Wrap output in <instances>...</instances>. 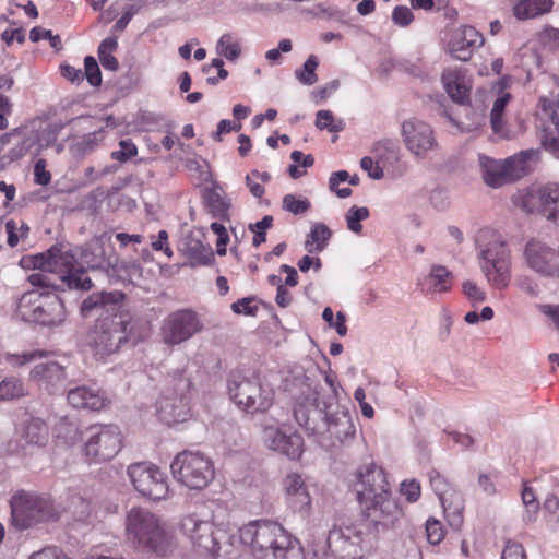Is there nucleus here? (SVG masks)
<instances>
[{
	"mask_svg": "<svg viewBox=\"0 0 559 559\" xmlns=\"http://www.w3.org/2000/svg\"><path fill=\"white\" fill-rule=\"evenodd\" d=\"M307 405L299 404L295 407L294 416L298 425L322 448L340 447L355 438L353 416L335 401L333 394L320 399V392L314 390L307 397Z\"/></svg>",
	"mask_w": 559,
	"mask_h": 559,
	"instance_id": "obj_1",
	"label": "nucleus"
},
{
	"mask_svg": "<svg viewBox=\"0 0 559 559\" xmlns=\"http://www.w3.org/2000/svg\"><path fill=\"white\" fill-rule=\"evenodd\" d=\"M33 267L38 270L28 276L32 286L52 290H90L92 278L86 270L76 267V257L69 243H56L46 252L32 258Z\"/></svg>",
	"mask_w": 559,
	"mask_h": 559,
	"instance_id": "obj_2",
	"label": "nucleus"
},
{
	"mask_svg": "<svg viewBox=\"0 0 559 559\" xmlns=\"http://www.w3.org/2000/svg\"><path fill=\"white\" fill-rule=\"evenodd\" d=\"M364 516L379 533L392 527L402 515L397 502L391 498L384 471L373 463L357 469L353 484Z\"/></svg>",
	"mask_w": 559,
	"mask_h": 559,
	"instance_id": "obj_3",
	"label": "nucleus"
},
{
	"mask_svg": "<svg viewBox=\"0 0 559 559\" xmlns=\"http://www.w3.org/2000/svg\"><path fill=\"white\" fill-rule=\"evenodd\" d=\"M239 539L253 559H305L300 543L276 522L252 521L239 530Z\"/></svg>",
	"mask_w": 559,
	"mask_h": 559,
	"instance_id": "obj_4",
	"label": "nucleus"
},
{
	"mask_svg": "<svg viewBox=\"0 0 559 559\" xmlns=\"http://www.w3.org/2000/svg\"><path fill=\"white\" fill-rule=\"evenodd\" d=\"M128 540L139 551L166 557L176 548L174 533L163 520L152 511L133 507L126 516Z\"/></svg>",
	"mask_w": 559,
	"mask_h": 559,
	"instance_id": "obj_5",
	"label": "nucleus"
},
{
	"mask_svg": "<svg viewBox=\"0 0 559 559\" xmlns=\"http://www.w3.org/2000/svg\"><path fill=\"white\" fill-rule=\"evenodd\" d=\"M479 267L488 284L498 290L506 289L511 282V255L504 241L492 229L484 228L475 238Z\"/></svg>",
	"mask_w": 559,
	"mask_h": 559,
	"instance_id": "obj_6",
	"label": "nucleus"
},
{
	"mask_svg": "<svg viewBox=\"0 0 559 559\" xmlns=\"http://www.w3.org/2000/svg\"><path fill=\"white\" fill-rule=\"evenodd\" d=\"M181 530L200 556L216 559L231 552V536L211 521L188 515L181 522Z\"/></svg>",
	"mask_w": 559,
	"mask_h": 559,
	"instance_id": "obj_7",
	"label": "nucleus"
},
{
	"mask_svg": "<svg viewBox=\"0 0 559 559\" xmlns=\"http://www.w3.org/2000/svg\"><path fill=\"white\" fill-rule=\"evenodd\" d=\"M132 316L118 310L96 320L91 333V346L95 356L104 358L117 353L132 333Z\"/></svg>",
	"mask_w": 559,
	"mask_h": 559,
	"instance_id": "obj_8",
	"label": "nucleus"
},
{
	"mask_svg": "<svg viewBox=\"0 0 559 559\" xmlns=\"http://www.w3.org/2000/svg\"><path fill=\"white\" fill-rule=\"evenodd\" d=\"M16 316L25 322L52 326L64 321L66 310L55 290H29L17 300Z\"/></svg>",
	"mask_w": 559,
	"mask_h": 559,
	"instance_id": "obj_9",
	"label": "nucleus"
},
{
	"mask_svg": "<svg viewBox=\"0 0 559 559\" xmlns=\"http://www.w3.org/2000/svg\"><path fill=\"white\" fill-rule=\"evenodd\" d=\"M228 392L234 403L248 413L265 412L274 400V391L255 374L231 373Z\"/></svg>",
	"mask_w": 559,
	"mask_h": 559,
	"instance_id": "obj_10",
	"label": "nucleus"
},
{
	"mask_svg": "<svg viewBox=\"0 0 559 559\" xmlns=\"http://www.w3.org/2000/svg\"><path fill=\"white\" fill-rule=\"evenodd\" d=\"M170 468L178 481L192 490L205 488L214 478L212 461L199 451L185 450L178 453Z\"/></svg>",
	"mask_w": 559,
	"mask_h": 559,
	"instance_id": "obj_11",
	"label": "nucleus"
},
{
	"mask_svg": "<svg viewBox=\"0 0 559 559\" xmlns=\"http://www.w3.org/2000/svg\"><path fill=\"white\" fill-rule=\"evenodd\" d=\"M11 508L13 524L20 530H26L38 523L58 519V511L52 501L33 493H22L13 497Z\"/></svg>",
	"mask_w": 559,
	"mask_h": 559,
	"instance_id": "obj_12",
	"label": "nucleus"
},
{
	"mask_svg": "<svg viewBox=\"0 0 559 559\" xmlns=\"http://www.w3.org/2000/svg\"><path fill=\"white\" fill-rule=\"evenodd\" d=\"M534 156L533 151H524L520 154L499 162L487 156H479V166L484 181L498 188L522 178L527 171V162Z\"/></svg>",
	"mask_w": 559,
	"mask_h": 559,
	"instance_id": "obj_13",
	"label": "nucleus"
},
{
	"mask_svg": "<svg viewBox=\"0 0 559 559\" xmlns=\"http://www.w3.org/2000/svg\"><path fill=\"white\" fill-rule=\"evenodd\" d=\"M190 384V380L181 371L175 373L173 389L163 394L156 403L160 421L170 426L188 419L190 414L188 396Z\"/></svg>",
	"mask_w": 559,
	"mask_h": 559,
	"instance_id": "obj_14",
	"label": "nucleus"
},
{
	"mask_svg": "<svg viewBox=\"0 0 559 559\" xmlns=\"http://www.w3.org/2000/svg\"><path fill=\"white\" fill-rule=\"evenodd\" d=\"M88 440L84 453L93 463L107 462L114 459L121 449V431L116 425H94L88 428Z\"/></svg>",
	"mask_w": 559,
	"mask_h": 559,
	"instance_id": "obj_15",
	"label": "nucleus"
},
{
	"mask_svg": "<svg viewBox=\"0 0 559 559\" xmlns=\"http://www.w3.org/2000/svg\"><path fill=\"white\" fill-rule=\"evenodd\" d=\"M127 473L134 489L141 496L154 501L168 497L167 476L156 465L145 462L134 463L128 467Z\"/></svg>",
	"mask_w": 559,
	"mask_h": 559,
	"instance_id": "obj_16",
	"label": "nucleus"
},
{
	"mask_svg": "<svg viewBox=\"0 0 559 559\" xmlns=\"http://www.w3.org/2000/svg\"><path fill=\"white\" fill-rule=\"evenodd\" d=\"M519 205L527 213H538L559 225V187L546 185L532 187L521 195Z\"/></svg>",
	"mask_w": 559,
	"mask_h": 559,
	"instance_id": "obj_17",
	"label": "nucleus"
},
{
	"mask_svg": "<svg viewBox=\"0 0 559 559\" xmlns=\"http://www.w3.org/2000/svg\"><path fill=\"white\" fill-rule=\"evenodd\" d=\"M202 329L203 324L194 311L179 310L164 320L160 334L166 345L175 346L190 340Z\"/></svg>",
	"mask_w": 559,
	"mask_h": 559,
	"instance_id": "obj_18",
	"label": "nucleus"
},
{
	"mask_svg": "<svg viewBox=\"0 0 559 559\" xmlns=\"http://www.w3.org/2000/svg\"><path fill=\"white\" fill-rule=\"evenodd\" d=\"M527 266L542 276L559 277V250L538 239L527 241L523 252Z\"/></svg>",
	"mask_w": 559,
	"mask_h": 559,
	"instance_id": "obj_19",
	"label": "nucleus"
},
{
	"mask_svg": "<svg viewBox=\"0 0 559 559\" xmlns=\"http://www.w3.org/2000/svg\"><path fill=\"white\" fill-rule=\"evenodd\" d=\"M261 439L269 449L298 459L302 453V438L296 432H288L285 426L263 423Z\"/></svg>",
	"mask_w": 559,
	"mask_h": 559,
	"instance_id": "obj_20",
	"label": "nucleus"
},
{
	"mask_svg": "<svg viewBox=\"0 0 559 559\" xmlns=\"http://www.w3.org/2000/svg\"><path fill=\"white\" fill-rule=\"evenodd\" d=\"M402 135L406 148L416 157H425L437 145L431 127L417 118H409L402 123Z\"/></svg>",
	"mask_w": 559,
	"mask_h": 559,
	"instance_id": "obj_21",
	"label": "nucleus"
},
{
	"mask_svg": "<svg viewBox=\"0 0 559 559\" xmlns=\"http://www.w3.org/2000/svg\"><path fill=\"white\" fill-rule=\"evenodd\" d=\"M536 117V129L540 144L559 158V107L552 110L550 103L543 98Z\"/></svg>",
	"mask_w": 559,
	"mask_h": 559,
	"instance_id": "obj_22",
	"label": "nucleus"
},
{
	"mask_svg": "<svg viewBox=\"0 0 559 559\" xmlns=\"http://www.w3.org/2000/svg\"><path fill=\"white\" fill-rule=\"evenodd\" d=\"M68 361V358H63V361L39 362L31 370L29 378L40 385H45L49 392H56L67 380L69 365L66 362Z\"/></svg>",
	"mask_w": 559,
	"mask_h": 559,
	"instance_id": "obj_23",
	"label": "nucleus"
},
{
	"mask_svg": "<svg viewBox=\"0 0 559 559\" xmlns=\"http://www.w3.org/2000/svg\"><path fill=\"white\" fill-rule=\"evenodd\" d=\"M123 297V294L120 292L94 293L82 301L81 313L83 317H90L94 312L99 313L98 318L109 316L111 312L120 310L119 304Z\"/></svg>",
	"mask_w": 559,
	"mask_h": 559,
	"instance_id": "obj_24",
	"label": "nucleus"
},
{
	"mask_svg": "<svg viewBox=\"0 0 559 559\" xmlns=\"http://www.w3.org/2000/svg\"><path fill=\"white\" fill-rule=\"evenodd\" d=\"M286 498L289 507L304 516L311 510V496L302 477L298 474H289L285 478Z\"/></svg>",
	"mask_w": 559,
	"mask_h": 559,
	"instance_id": "obj_25",
	"label": "nucleus"
},
{
	"mask_svg": "<svg viewBox=\"0 0 559 559\" xmlns=\"http://www.w3.org/2000/svg\"><path fill=\"white\" fill-rule=\"evenodd\" d=\"M481 34L473 26H464L450 43L451 55L461 61H468L475 48L483 46Z\"/></svg>",
	"mask_w": 559,
	"mask_h": 559,
	"instance_id": "obj_26",
	"label": "nucleus"
},
{
	"mask_svg": "<svg viewBox=\"0 0 559 559\" xmlns=\"http://www.w3.org/2000/svg\"><path fill=\"white\" fill-rule=\"evenodd\" d=\"M67 399L69 404L74 408L88 411H100L108 403V399L104 392L87 385L70 389Z\"/></svg>",
	"mask_w": 559,
	"mask_h": 559,
	"instance_id": "obj_27",
	"label": "nucleus"
},
{
	"mask_svg": "<svg viewBox=\"0 0 559 559\" xmlns=\"http://www.w3.org/2000/svg\"><path fill=\"white\" fill-rule=\"evenodd\" d=\"M21 439V448L26 447H45L49 440V428L47 424L39 417L26 418L19 430Z\"/></svg>",
	"mask_w": 559,
	"mask_h": 559,
	"instance_id": "obj_28",
	"label": "nucleus"
},
{
	"mask_svg": "<svg viewBox=\"0 0 559 559\" xmlns=\"http://www.w3.org/2000/svg\"><path fill=\"white\" fill-rule=\"evenodd\" d=\"M183 254L190 260L191 266L209 265L214 260V252L210 245H204L192 234L188 235L181 242Z\"/></svg>",
	"mask_w": 559,
	"mask_h": 559,
	"instance_id": "obj_29",
	"label": "nucleus"
},
{
	"mask_svg": "<svg viewBox=\"0 0 559 559\" xmlns=\"http://www.w3.org/2000/svg\"><path fill=\"white\" fill-rule=\"evenodd\" d=\"M442 83L451 99L460 105L469 103V88L465 83V78L455 70H445L442 73Z\"/></svg>",
	"mask_w": 559,
	"mask_h": 559,
	"instance_id": "obj_30",
	"label": "nucleus"
},
{
	"mask_svg": "<svg viewBox=\"0 0 559 559\" xmlns=\"http://www.w3.org/2000/svg\"><path fill=\"white\" fill-rule=\"evenodd\" d=\"M81 263L86 265L84 267L86 272L88 270H109L111 267V261L106 258L104 246L99 241H93L85 243L81 248L80 253Z\"/></svg>",
	"mask_w": 559,
	"mask_h": 559,
	"instance_id": "obj_31",
	"label": "nucleus"
},
{
	"mask_svg": "<svg viewBox=\"0 0 559 559\" xmlns=\"http://www.w3.org/2000/svg\"><path fill=\"white\" fill-rule=\"evenodd\" d=\"M56 436L66 445H74L82 438V431L75 417L64 416L56 425Z\"/></svg>",
	"mask_w": 559,
	"mask_h": 559,
	"instance_id": "obj_32",
	"label": "nucleus"
},
{
	"mask_svg": "<svg viewBox=\"0 0 559 559\" xmlns=\"http://www.w3.org/2000/svg\"><path fill=\"white\" fill-rule=\"evenodd\" d=\"M551 0H520L513 8L519 20L532 19L550 11Z\"/></svg>",
	"mask_w": 559,
	"mask_h": 559,
	"instance_id": "obj_33",
	"label": "nucleus"
},
{
	"mask_svg": "<svg viewBox=\"0 0 559 559\" xmlns=\"http://www.w3.org/2000/svg\"><path fill=\"white\" fill-rule=\"evenodd\" d=\"M330 228L323 223H316L305 241V249L308 253L322 252L331 238Z\"/></svg>",
	"mask_w": 559,
	"mask_h": 559,
	"instance_id": "obj_34",
	"label": "nucleus"
},
{
	"mask_svg": "<svg viewBox=\"0 0 559 559\" xmlns=\"http://www.w3.org/2000/svg\"><path fill=\"white\" fill-rule=\"evenodd\" d=\"M448 523L455 530H460L463 524V501L460 495H451V499L442 498L440 501Z\"/></svg>",
	"mask_w": 559,
	"mask_h": 559,
	"instance_id": "obj_35",
	"label": "nucleus"
},
{
	"mask_svg": "<svg viewBox=\"0 0 559 559\" xmlns=\"http://www.w3.org/2000/svg\"><path fill=\"white\" fill-rule=\"evenodd\" d=\"M431 293L448 292L451 287L452 273L443 265H432L427 278Z\"/></svg>",
	"mask_w": 559,
	"mask_h": 559,
	"instance_id": "obj_36",
	"label": "nucleus"
},
{
	"mask_svg": "<svg viewBox=\"0 0 559 559\" xmlns=\"http://www.w3.org/2000/svg\"><path fill=\"white\" fill-rule=\"evenodd\" d=\"M509 99H510L509 94H503L502 96L498 97L493 103L491 114H490V122H491L492 131L496 134H499L503 139L513 138V134L504 129L503 121H502V115H503L504 108H506Z\"/></svg>",
	"mask_w": 559,
	"mask_h": 559,
	"instance_id": "obj_37",
	"label": "nucleus"
},
{
	"mask_svg": "<svg viewBox=\"0 0 559 559\" xmlns=\"http://www.w3.org/2000/svg\"><path fill=\"white\" fill-rule=\"evenodd\" d=\"M60 128L58 126H47L36 132L38 147L40 153L46 148H53L56 154H60L64 146L57 143Z\"/></svg>",
	"mask_w": 559,
	"mask_h": 559,
	"instance_id": "obj_38",
	"label": "nucleus"
},
{
	"mask_svg": "<svg viewBox=\"0 0 559 559\" xmlns=\"http://www.w3.org/2000/svg\"><path fill=\"white\" fill-rule=\"evenodd\" d=\"M26 395L24 383L15 378L9 377L0 382V401H10Z\"/></svg>",
	"mask_w": 559,
	"mask_h": 559,
	"instance_id": "obj_39",
	"label": "nucleus"
},
{
	"mask_svg": "<svg viewBox=\"0 0 559 559\" xmlns=\"http://www.w3.org/2000/svg\"><path fill=\"white\" fill-rule=\"evenodd\" d=\"M216 52L224 56L229 61H235L241 53V48L231 34L227 33L221 36L216 45Z\"/></svg>",
	"mask_w": 559,
	"mask_h": 559,
	"instance_id": "obj_40",
	"label": "nucleus"
},
{
	"mask_svg": "<svg viewBox=\"0 0 559 559\" xmlns=\"http://www.w3.org/2000/svg\"><path fill=\"white\" fill-rule=\"evenodd\" d=\"M204 200L215 216L223 217L229 209V204L225 201L219 188L207 189L204 194Z\"/></svg>",
	"mask_w": 559,
	"mask_h": 559,
	"instance_id": "obj_41",
	"label": "nucleus"
},
{
	"mask_svg": "<svg viewBox=\"0 0 559 559\" xmlns=\"http://www.w3.org/2000/svg\"><path fill=\"white\" fill-rule=\"evenodd\" d=\"M112 273L119 274L123 278H128L129 282H136L142 278V266L136 261H121L112 263Z\"/></svg>",
	"mask_w": 559,
	"mask_h": 559,
	"instance_id": "obj_42",
	"label": "nucleus"
},
{
	"mask_svg": "<svg viewBox=\"0 0 559 559\" xmlns=\"http://www.w3.org/2000/svg\"><path fill=\"white\" fill-rule=\"evenodd\" d=\"M318 64V58L314 55H310L305 61L302 68L295 71L296 79L305 85H313L318 81V75L316 73Z\"/></svg>",
	"mask_w": 559,
	"mask_h": 559,
	"instance_id": "obj_43",
	"label": "nucleus"
},
{
	"mask_svg": "<svg viewBox=\"0 0 559 559\" xmlns=\"http://www.w3.org/2000/svg\"><path fill=\"white\" fill-rule=\"evenodd\" d=\"M12 155L14 157H22L26 154H31L33 156H38L40 154L36 132L34 130L27 132L24 139L15 145L12 150Z\"/></svg>",
	"mask_w": 559,
	"mask_h": 559,
	"instance_id": "obj_44",
	"label": "nucleus"
},
{
	"mask_svg": "<svg viewBox=\"0 0 559 559\" xmlns=\"http://www.w3.org/2000/svg\"><path fill=\"white\" fill-rule=\"evenodd\" d=\"M368 217L369 210L366 206L359 207L353 205L345 215L347 228L355 234H359L362 230L360 222L367 219Z\"/></svg>",
	"mask_w": 559,
	"mask_h": 559,
	"instance_id": "obj_45",
	"label": "nucleus"
},
{
	"mask_svg": "<svg viewBox=\"0 0 559 559\" xmlns=\"http://www.w3.org/2000/svg\"><path fill=\"white\" fill-rule=\"evenodd\" d=\"M316 127L320 130H329L330 132L342 131L345 123L342 119L335 120L330 110H319L316 115Z\"/></svg>",
	"mask_w": 559,
	"mask_h": 559,
	"instance_id": "obj_46",
	"label": "nucleus"
},
{
	"mask_svg": "<svg viewBox=\"0 0 559 559\" xmlns=\"http://www.w3.org/2000/svg\"><path fill=\"white\" fill-rule=\"evenodd\" d=\"M83 74L92 86H99L102 84V72L94 57H85Z\"/></svg>",
	"mask_w": 559,
	"mask_h": 559,
	"instance_id": "obj_47",
	"label": "nucleus"
},
{
	"mask_svg": "<svg viewBox=\"0 0 559 559\" xmlns=\"http://www.w3.org/2000/svg\"><path fill=\"white\" fill-rule=\"evenodd\" d=\"M47 353L43 350L24 352L22 354H7L5 359L13 367H22L26 364L36 361L37 359L46 356Z\"/></svg>",
	"mask_w": 559,
	"mask_h": 559,
	"instance_id": "obj_48",
	"label": "nucleus"
},
{
	"mask_svg": "<svg viewBox=\"0 0 559 559\" xmlns=\"http://www.w3.org/2000/svg\"><path fill=\"white\" fill-rule=\"evenodd\" d=\"M119 150L111 152V158L126 163L138 154V148L131 140H120Z\"/></svg>",
	"mask_w": 559,
	"mask_h": 559,
	"instance_id": "obj_49",
	"label": "nucleus"
},
{
	"mask_svg": "<svg viewBox=\"0 0 559 559\" xmlns=\"http://www.w3.org/2000/svg\"><path fill=\"white\" fill-rule=\"evenodd\" d=\"M29 39L33 43H37L40 39H48L50 43V46L53 49L60 50L62 48V43H61V38L59 35H53L51 31L44 29L39 26H36L31 29Z\"/></svg>",
	"mask_w": 559,
	"mask_h": 559,
	"instance_id": "obj_50",
	"label": "nucleus"
},
{
	"mask_svg": "<svg viewBox=\"0 0 559 559\" xmlns=\"http://www.w3.org/2000/svg\"><path fill=\"white\" fill-rule=\"evenodd\" d=\"M283 209L295 215L304 214L310 209V202L307 199H297L294 194H286L283 198Z\"/></svg>",
	"mask_w": 559,
	"mask_h": 559,
	"instance_id": "obj_51",
	"label": "nucleus"
},
{
	"mask_svg": "<svg viewBox=\"0 0 559 559\" xmlns=\"http://www.w3.org/2000/svg\"><path fill=\"white\" fill-rule=\"evenodd\" d=\"M522 501L526 508L525 521L532 522L539 509V503L532 488L525 487L522 491Z\"/></svg>",
	"mask_w": 559,
	"mask_h": 559,
	"instance_id": "obj_52",
	"label": "nucleus"
},
{
	"mask_svg": "<svg viewBox=\"0 0 559 559\" xmlns=\"http://www.w3.org/2000/svg\"><path fill=\"white\" fill-rule=\"evenodd\" d=\"M463 293L466 298L473 304H480L486 300V293L480 289L476 283L472 281H465L462 285Z\"/></svg>",
	"mask_w": 559,
	"mask_h": 559,
	"instance_id": "obj_53",
	"label": "nucleus"
},
{
	"mask_svg": "<svg viewBox=\"0 0 559 559\" xmlns=\"http://www.w3.org/2000/svg\"><path fill=\"white\" fill-rule=\"evenodd\" d=\"M427 539L431 545H438L444 537L442 525L435 519H428L426 523Z\"/></svg>",
	"mask_w": 559,
	"mask_h": 559,
	"instance_id": "obj_54",
	"label": "nucleus"
},
{
	"mask_svg": "<svg viewBox=\"0 0 559 559\" xmlns=\"http://www.w3.org/2000/svg\"><path fill=\"white\" fill-rule=\"evenodd\" d=\"M392 21L397 26L406 27L414 21V14L409 8L397 5L393 9Z\"/></svg>",
	"mask_w": 559,
	"mask_h": 559,
	"instance_id": "obj_55",
	"label": "nucleus"
},
{
	"mask_svg": "<svg viewBox=\"0 0 559 559\" xmlns=\"http://www.w3.org/2000/svg\"><path fill=\"white\" fill-rule=\"evenodd\" d=\"M255 297H245L231 305V310L235 313H243L246 316H255L258 312V306L252 305Z\"/></svg>",
	"mask_w": 559,
	"mask_h": 559,
	"instance_id": "obj_56",
	"label": "nucleus"
},
{
	"mask_svg": "<svg viewBox=\"0 0 559 559\" xmlns=\"http://www.w3.org/2000/svg\"><path fill=\"white\" fill-rule=\"evenodd\" d=\"M360 167L368 173L372 179L379 180L384 176L383 169L379 166V160L373 162L369 156H365L360 160Z\"/></svg>",
	"mask_w": 559,
	"mask_h": 559,
	"instance_id": "obj_57",
	"label": "nucleus"
},
{
	"mask_svg": "<svg viewBox=\"0 0 559 559\" xmlns=\"http://www.w3.org/2000/svg\"><path fill=\"white\" fill-rule=\"evenodd\" d=\"M429 478L430 485L433 491L438 495L439 500L441 501L442 498H448V483L445 479L438 472H431Z\"/></svg>",
	"mask_w": 559,
	"mask_h": 559,
	"instance_id": "obj_58",
	"label": "nucleus"
},
{
	"mask_svg": "<svg viewBox=\"0 0 559 559\" xmlns=\"http://www.w3.org/2000/svg\"><path fill=\"white\" fill-rule=\"evenodd\" d=\"M51 180V175L46 170V162L40 158L34 166V181L36 185L47 186Z\"/></svg>",
	"mask_w": 559,
	"mask_h": 559,
	"instance_id": "obj_59",
	"label": "nucleus"
},
{
	"mask_svg": "<svg viewBox=\"0 0 559 559\" xmlns=\"http://www.w3.org/2000/svg\"><path fill=\"white\" fill-rule=\"evenodd\" d=\"M501 559H526L521 544L509 540L502 551Z\"/></svg>",
	"mask_w": 559,
	"mask_h": 559,
	"instance_id": "obj_60",
	"label": "nucleus"
},
{
	"mask_svg": "<svg viewBox=\"0 0 559 559\" xmlns=\"http://www.w3.org/2000/svg\"><path fill=\"white\" fill-rule=\"evenodd\" d=\"M401 493L411 502L417 501L420 496V486L416 480H405L401 484Z\"/></svg>",
	"mask_w": 559,
	"mask_h": 559,
	"instance_id": "obj_61",
	"label": "nucleus"
},
{
	"mask_svg": "<svg viewBox=\"0 0 559 559\" xmlns=\"http://www.w3.org/2000/svg\"><path fill=\"white\" fill-rule=\"evenodd\" d=\"M518 287L530 295L531 297H536L539 293L537 283L527 275H521L516 278Z\"/></svg>",
	"mask_w": 559,
	"mask_h": 559,
	"instance_id": "obj_62",
	"label": "nucleus"
},
{
	"mask_svg": "<svg viewBox=\"0 0 559 559\" xmlns=\"http://www.w3.org/2000/svg\"><path fill=\"white\" fill-rule=\"evenodd\" d=\"M28 559H71L62 550L56 547L44 548L31 555Z\"/></svg>",
	"mask_w": 559,
	"mask_h": 559,
	"instance_id": "obj_63",
	"label": "nucleus"
},
{
	"mask_svg": "<svg viewBox=\"0 0 559 559\" xmlns=\"http://www.w3.org/2000/svg\"><path fill=\"white\" fill-rule=\"evenodd\" d=\"M543 509L552 516V520L559 522V498L556 495L549 493L546 497Z\"/></svg>",
	"mask_w": 559,
	"mask_h": 559,
	"instance_id": "obj_64",
	"label": "nucleus"
}]
</instances>
